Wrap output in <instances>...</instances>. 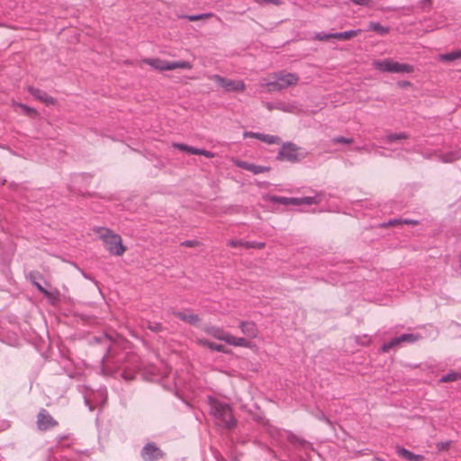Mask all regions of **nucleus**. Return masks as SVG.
Returning a JSON list of instances; mask_svg holds the SVG:
<instances>
[{"instance_id": "obj_1", "label": "nucleus", "mask_w": 461, "mask_h": 461, "mask_svg": "<svg viewBox=\"0 0 461 461\" xmlns=\"http://www.w3.org/2000/svg\"><path fill=\"white\" fill-rule=\"evenodd\" d=\"M208 402L211 407V414L219 421V424L226 429H231L236 425L231 408L229 404L209 397Z\"/></svg>"}, {"instance_id": "obj_25", "label": "nucleus", "mask_w": 461, "mask_h": 461, "mask_svg": "<svg viewBox=\"0 0 461 461\" xmlns=\"http://www.w3.org/2000/svg\"><path fill=\"white\" fill-rule=\"evenodd\" d=\"M420 339V336L414 333H407L402 334L399 336V339L401 343L406 342V343H414L418 341Z\"/></svg>"}, {"instance_id": "obj_2", "label": "nucleus", "mask_w": 461, "mask_h": 461, "mask_svg": "<svg viewBox=\"0 0 461 461\" xmlns=\"http://www.w3.org/2000/svg\"><path fill=\"white\" fill-rule=\"evenodd\" d=\"M98 234L106 250L109 251L110 254L122 256L125 252L126 248L122 245L120 235L105 228L100 229L98 230Z\"/></svg>"}, {"instance_id": "obj_3", "label": "nucleus", "mask_w": 461, "mask_h": 461, "mask_svg": "<svg viewBox=\"0 0 461 461\" xmlns=\"http://www.w3.org/2000/svg\"><path fill=\"white\" fill-rule=\"evenodd\" d=\"M373 66L375 69L381 72L390 73H411L413 71V68L408 64L399 63L391 59L384 60H375Z\"/></svg>"}, {"instance_id": "obj_41", "label": "nucleus", "mask_w": 461, "mask_h": 461, "mask_svg": "<svg viewBox=\"0 0 461 461\" xmlns=\"http://www.w3.org/2000/svg\"><path fill=\"white\" fill-rule=\"evenodd\" d=\"M244 242L243 240H230L228 242L229 246L232 247V248H235V247H238V246H242L244 247Z\"/></svg>"}, {"instance_id": "obj_51", "label": "nucleus", "mask_w": 461, "mask_h": 461, "mask_svg": "<svg viewBox=\"0 0 461 461\" xmlns=\"http://www.w3.org/2000/svg\"><path fill=\"white\" fill-rule=\"evenodd\" d=\"M321 420H326L327 422H329L328 419H326L325 417H321Z\"/></svg>"}, {"instance_id": "obj_30", "label": "nucleus", "mask_w": 461, "mask_h": 461, "mask_svg": "<svg viewBox=\"0 0 461 461\" xmlns=\"http://www.w3.org/2000/svg\"><path fill=\"white\" fill-rule=\"evenodd\" d=\"M268 201L274 203H281L284 205L289 204V197L272 195L268 197Z\"/></svg>"}, {"instance_id": "obj_29", "label": "nucleus", "mask_w": 461, "mask_h": 461, "mask_svg": "<svg viewBox=\"0 0 461 461\" xmlns=\"http://www.w3.org/2000/svg\"><path fill=\"white\" fill-rule=\"evenodd\" d=\"M399 223L416 225V224H418V221H414V220H410V219H405V220L395 219V220L389 221L387 223H384V226H391V225H395V224H399Z\"/></svg>"}, {"instance_id": "obj_4", "label": "nucleus", "mask_w": 461, "mask_h": 461, "mask_svg": "<svg viewBox=\"0 0 461 461\" xmlns=\"http://www.w3.org/2000/svg\"><path fill=\"white\" fill-rule=\"evenodd\" d=\"M209 78L226 92H243L246 88L244 82L241 80H231L220 75H211Z\"/></svg>"}, {"instance_id": "obj_42", "label": "nucleus", "mask_w": 461, "mask_h": 461, "mask_svg": "<svg viewBox=\"0 0 461 461\" xmlns=\"http://www.w3.org/2000/svg\"><path fill=\"white\" fill-rule=\"evenodd\" d=\"M185 18L187 19L188 21L194 22V21L203 20V15L201 14H191V15H185Z\"/></svg>"}, {"instance_id": "obj_26", "label": "nucleus", "mask_w": 461, "mask_h": 461, "mask_svg": "<svg viewBox=\"0 0 461 461\" xmlns=\"http://www.w3.org/2000/svg\"><path fill=\"white\" fill-rule=\"evenodd\" d=\"M461 157V154H460V151L458 150H456V151H452V152H449V153H447V154H444L440 157V159L443 161V162H453V161H456L457 160L458 158H460Z\"/></svg>"}, {"instance_id": "obj_33", "label": "nucleus", "mask_w": 461, "mask_h": 461, "mask_svg": "<svg viewBox=\"0 0 461 461\" xmlns=\"http://www.w3.org/2000/svg\"><path fill=\"white\" fill-rule=\"evenodd\" d=\"M265 247L264 242H258V241H246L244 242V248L246 249H263Z\"/></svg>"}, {"instance_id": "obj_23", "label": "nucleus", "mask_w": 461, "mask_h": 461, "mask_svg": "<svg viewBox=\"0 0 461 461\" xmlns=\"http://www.w3.org/2000/svg\"><path fill=\"white\" fill-rule=\"evenodd\" d=\"M408 136L404 132L389 133L383 138V141L385 143H392L396 140H405Z\"/></svg>"}, {"instance_id": "obj_44", "label": "nucleus", "mask_w": 461, "mask_h": 461, "mask_svg": "<svg viewBox=\"0 0 461 461\" xmlns=\"http://www.w3.org/2000/svg\"><path fill=\"white\" fill-rule=\"evenodd\" d=\"M34 285L36 286V288L41 293L43 294L45 296L49 297L50 296V293L45 289L43 288L39 283L37 282H34Z\"/></svg>"}, {"instance_id": "obj_13", "label": "nucleus", "mask_w": 461, "mask_h": 461, "mask_svg": "<svg viewBox=\"0 0 461 461\" xmlns=\"http://www.w3.org/2000/svg\"><path fill=\"white\" fill-rule=\"evenodd\" d=\"M240 328L242 333L250 339H255L258 336V327L252 321H241Z\"/></svg>"}, {"instance_id": "obj_35", "label": "nucleus", "mask_w": 461, "mask_h": 461, "mask_svg": "<svg viewBox=\"0 0 461 461\" xmlns=\"http://www.w3.org/2000/svg\"><path fill=\"white\" fill-rule=\"evenodd\" d=\"M276 110H280V111H283V112H288V113H291L294 111V105H291V104H281V103H277L276 105L275 106Z\"/></svg>"}, {"instance_id": "obj_38", "label": "nucleus", "mask_w": 461, "mask_h": 461, "mask_svg": "<svg viewBox=\"0 0 461 461\" xmlns=\"http://www.w3.org/2000/svg\"><path fill=\"white\" fill-rule=\"evenodd\" d=\"M148 329L153 332H159L162 330V326L158 322H149L148 325Z\"/></svg>"}, {"instance_id": "obj_45", "label": "nucleus", "mask_w": 461, "mask_h": 461, "mask_svg": "<svg viewBox=\"0 0 461 461\" xmlns=\"http://www.w3.org/2000/svg\"><path fill=\"white\" fill-rule=\"evenodd\" d=\"M354 4L358 5H368L371 0H351Z\"/></svg>"}, {"instance_id": "obj_17", "label": "nucleus", "mask_w": 461, "mask_h": 461, "mask_svg": "<svg viewBox=\"0 0 461 461\" xmlns=\"http://www.w3.org/2000/svg\"><path fill=\"white\" fill-rule=\"evenodd\" d=\"M174 314L178 319H180L187 323H190V324H196L200 321L198 315L194 314V313L184 312H176Z\"/></svg>"}, {"instance_id": "obj_5", "label": "nucleus", "mask_w": 461, "mask_h": 461, "mask_svg": "<svg viewBox=\"0 0 461 461\" xmlns=\"http://www.w3.org/2000/svg\"><path fill=\"white\" fill-rule=\"evenodd\" d=\"M299 149V147L292 142L284 143L277 153L276 158L278 160L297 162L301 158Z\"/></svg>"}, {"instance_id": "obj_46", "label": "nucleus", "mask_w": 461, "mask_h": 461, "mask_svg": "<svg viewBox=\"0 0 461 461\" xmlns=\"http://www.w3.org/2000/svg\"><path fill=\"white\" fill-rule=\"evenodd\" d=\"M263 105L269 111H272L274 109H276V104H274V103H270V102H263Z\"/></svg>"}, {"instance_id": "obj_32", "label": "nucleus", "mask_w": 461, "mask_h": 461, "mask_svg": "<svg viewBox=\"0 0 461 461\" xmlns=\"http://www.w3.org/2000/svg\"><path fill=\"white\" fill-rule=\"evenodd\" d=\"M439 59L442 61H453L455 59H457L456 50L450 53L440 55Z\"/></svg>"}, {"instance_id": "obj_18", "label": "nucleus", "mask_w": 461, "mask_h": 461, "mask_svg": "<svg viewBox=\"0 0 461 461\" xmlns=\"http://www.w3.org/2000/svg\"><path fill=\"white\" fill-rule=\"evenodd\" d=\"M362 32V30H350L342 32H335L333 33V39L340 40V41H348L355 36H357Z\"/></svg>"}, {"instance_id": "obj_34", "label": "nucleus", "mask_w": 461, "mask_h": 461, "mask_svg": "<svg viewBox=\"0 0 461 461\" xmlns=\"http://www.w3.org/2000/svg\"><path fill=\"white\" fill-rule=\"evenodd\" d=\"M314 39L318 41H327L329 39H333V33L317 32L314 35Z\"/></svg>"}, {"instance_id": "obj_24", "label": "nucleus", "mask_w": 461, "mask_h": 461, "mask_svg": "<svg viewBox=\"0 0 461 461\" xmlns=\"http://www.w3.org/2000/svg\"><path fill=\"white\" fill-rule=\"evenodd\" d=\"M259 140L267 143V144H280L281 140L278 136L276 135H269V134H259Z\"/></svg>"}, {"instance_id": "obj_15", "label": "nucleus", "mask_w": 461, "mask_h": 461, "mask_svg": "<svg viewBox=\"0 0 461 461\" xmlns=\"http://www.w3.org/2000/svg\"><path fill=\"white\" fill-rule=\"evenodd\" d=\"M396 453L398 456H402V458L408 460V461H423L424 456L421 455H416L410 450L397 447H396Z\"/></svg>"}, {"instance_id": "obj_14", "label": "nucleus", "mask_w": 461, "mask_h": 461, "mask_svg": "<svg viewBox=\"0 0 461 461\" xmlns=\"http://www.w3.org/2000/svg\"><path fill=\"white\" fill-rule=\"evenodd\" d=\"M320 197L319 196H308V197H302V198H295V197H289V204H293V205H302V204H306V205H312V204H315V203H320Z\"/></svg>"}, {"instance_id": "obj_9", "label": "nucleus", "mask_w": 461, "mask_h": 461, "mask_svg": "<svg viewBox=\"0 0 461 461\" xmlns=\"http://www.w3.org/2000/svg\"><path fill=\"white\" fill-rule=\"evenodd\" d=\"M259 86L267 89L268 92L282 90V87L278 83L276 73L269 75L268 77L261 78L259 81Z\"/></svg>"}, {"instance_id": "obj_6", "label": "nucleus", "mask_w": 461, "mask_h": 461, "mask_svg": "<svg viewBox=\"0 0 461 461\" xmlns=\"http://www.w3.org/2000/svg\"><path fill=\"white\" fill-rule=\"evenodd\" d=\"M276 77L282 90L289 86H296L299 82V76L295 73L279 71L276 72Z\"/></svg>"}, {"instance_id": "obj_50", "label": "nucleus", "mask_w": 461, "mask_h": 461, "mask_svg": "<svg viewBox=\"0 0 461 461\" xmlns=\"http://www.w3.org/2000/svg\"><path fill=\"white\" fill-rule=\"evenodd\" d=\"M457 59H461V50H456Z\"/></svg>"}, {"instance_id": "obj_28", "label": "nucleus", "mask_w": 461, "mask_h": 461, "mask_svg": "<svg viewBox=\"0 0 461 461\" xmlns=\"http://www.w3.org/2000/svg\"><path fill=\"white\" fill-rule=\"evenodd\" d=\"M459 378H461V374L456 373V372H450V373L441 376L439 381L442 383H447V382L456 381Z\"/></svg>"}, {"instance_id": "obj_31", "label": "nucleus", "mask_w": 461, "mask_h": 461, "mask_svg": "<svg viewBox=\"0 0 461 461\" xmlns=\"http://www.w3.org/2000/svg\"><path fill=\"white\" fill-rule=\"evenodd\" d=\"M173 147L176 149H178L180 150L186 151L190 154H194V151L197 149V148L188 146L185 144H182V143H174Z\"/></svg>"}, {"instance_id": "obj_7", "label": "nucleus", "mask_w": 461, "mask_h": 461, "mask_svg": "<svg viewBox=\"0 0 461 461\" xmlns=\"http://www.w3.org/2000/svg\"><path fill=\"white\" fill-rule=\"evenodd\" d=\"M162 456L161 450L153 443L146 444L141 450V456L146 461H154Z\"/></svg>"}, {"instance_id": "obj_49", "label": "nucleus", "mask_w": 461, "mask_h": 461, "mask_svg": "<svg viewBox=\"0 0 461 461\" xmlns=\"http://www.w3.org/2000/svg\"><path fill=\"white\" fill-rule=\"evenodd\" d=\"M370 342V339L368 337H365V341L361 342L362 344H368Z\"/></svg>"}, {"instance_id": "obj_10", "label": "nucleus", "mask_w": 461, "mask_h": 461, "mask_svg": "<svg viewBox=\"0 0 461 461\" xmlns=\"http://www.w3.org/2000/svg\"><path fill=\"white\" fill-rule=\"evenodd\" d=\"M234 165L237 166L238 167L250 171L255 175L265 173L269 170V168L267 167L258 166V165L251 164V163H249L246 161H241V160H234Z\"/></svg>"}, {"instance_id": "obj_39", "label": "nucleus", "mask_w": 461, "mask_h": 461, "mask_svg": "<svg viewBox=\"0 0 461 461\" xmlns=\"http://www.w3.org/2000/svg\"><path fill=\"white\" fill-rule=\"evenodd\" d=\"M258 4H271L274 5H281L284 4V0H257Z\"/></svg>"}, {"instance_id": "obj_48", "label": "nucleus", "mask_w": 461, "mask_h": 461, "mask_svg": "<svg viewBox=\"0 0 461 461\" xmlns=\"http://www.w3.org/2000/svg\"><path fill=\"white\" fill-rule=\"evenodd\" d=\"M203 15V19H207V18H211L213 16V14L212 13H204V14H201Z\"/></svg>"}, {"instance_id": "obj_43", "label": "nucleus", "mask_w": 461, "mask_h": 461, "mask_svg": "<svg viewBox=\"0 0 461 461\" xmlns=\"http://www.w3.org/2000/svg\"><path fill=\"white\" fill-rule=\"evenodd\" d=\"M259 132H253V131H244L243 132V137L244 138H255V139H259Z\"/></svg>"}, {"instance_id": "obj_19", "label": "nucleus", "mask_w": 461, "mask_h": 461, "mask_svg": "<svg viewBox=\"0 0 461 461\" xmlns=\"http://www.w3.org/2000/svg\"><path fill=\"white\" fill-rule=\"evenodd\" d=\"M227 344L234 347L250 348L251 343L244 338H237L230 334Z\"/></svg>"}, {"instance_id": "obj_20", "label": "nucleus", "mask_w": 461, "mask_h": 461, "mask_svg": "<svg viewBox=\"0 0 461 461\" xmlns=\"http://www.w3.org/2000/svg\"><path fill=\"white\" fill-rule=\"evenodd\" d=\"M196 342L200 346L206 347L213 351L225 352L224 346L221 344H216V343L211 342L205 339H196Z\"/></svg>"}, {"instance_id": "obj_52", "label": "nucleus", "mask_w": 461, "mask_h": 461, "mask_svg": "<svg viewBox=\"0 0 461 461\" xmlns=\"http://www.w3.org/2000/svg\"><path fill=\"white\" fill-rule=\"evenodd\" d=\"M254 2H257V0H253Z\"/></svg>"}, {"instance_id": "obj_12", "label": "nucleus", "mask_w": 461, "mask_h": 461, "mask_svg": "<svg viewBox=\"0 0 461 461\" xmlns=\"http://www.w3.org/2000/svg\"><path fill=\"white\" fill-rule=\"evenodd\" d=\"M28 90L32 95H33L36 99L43 102L46 104H54L56 102L52 96L49 95L46 92L41 89L30 86Z\"/></svg>"}, {"instance_id": "obj_21", "label": "nucleus", "mask_w": 461, "mask_h": 461, "mask_svg": "<svg viewBox=\"0 0 461 461\" xmlns=\"http://www.w3.org/2000/svg\"><path fill=\"white\" fill-rule=\"evenodd\" d=\"M167 70H174L176 68L191 69L193 65L189 61L179 60V61H168L167 65Z\"/></svg>"}, {"instance_id": "obj_16", "label": "nucleus", "mask_w": 461, "mask_h": 461, "mask_svg": "<svg viewBox=\"0 0 461 461\" xmlns=\"http://www.w3.org/2000/svg\"><path fill=\"white\" fill-rule=\"evenodd\" d=\"M144 63L149 65L154 69L159 70V71H167V65H168L167 60H163L160 59H146L143 60Z\"/></svg>"}, {"instance_id": "obj_11", "label": "nucleus", "mask_w": 461, "mask_h": 461, "mask_svg": "<svg viewBox=\"0 0 461 461\" xmlns=\"http://www.w3.org/2000/svg\"><path fill=\"white\" fill-rule=\"evenodd\" d=\"M204 331L212 338L222 340L226 343L228 341V337L230 336L229 332H226L222 329L215 326H207L204 328Z\"/></svg>"}, {"instance_id": "obj_27", "label": "nucleus", "mask_w": 461, "mask_h": 461, "mask_svg": "<svg viewBox=\"0 0 461 461\" xmlns=\"http://www.w3.org/2000/svg\"><path fill=\"white\" fill-rule=\"evenodd\" d=\"M400 345H401V341L399 339V337L393 338L390 341H388L387 343H384L382 346V351L388 352L391 348H397Z\"/></svg>"}, {"instance_id": "obj_36", "label": "nucleus", "mask_w": 461, "mask_h": 461, "mask_svg": "<svg viewBox=\"0 0 461 461\" xmlns=\"http://www.w3.org/2000/svg\"><path fill=\"white\" fill-rule=\"evenodd\" d=\"M333 143H341V144H351L353 142V140L351 138H346V137H335L332 139Z\"/></svg>"}, {"instance_id": "obj_22", "label": "nucleus", "mask_w": 461, "mask_h": 461, "mask_svg": "<svg viewBox=\"0 0 461 461\" xmlns=\"http://www.w3.org/2000/svg\"><path fill=\"white\" fill-rule=\"evenodd\" d=\"M389 27L384 26L379 23L370 22L368 23L367 31H374L380 35H385L386 33L389 32Z\"/></svg>"}, {"instance_id": "obj_8", "label": "nucleus", "mask_w": 461, "mask_h": 461, "mask_svg": "<svg viewBox=\"0 0 461 461\" xmlns=\"http://www.w3.org/2000/svg\"><path fill=\"white\" fill-rule=\"evenodd\" d=\"M38 428L41 430H47L55 427L58 423L44 409L41 410L37 420Z\"/></svg>"}, {"instance_id": "obj_37", "label": "nucleus", "mask_w": 461, "mask_h": 461, "mask_svg": "<svg viewBox=\"0 0 461 461\" xmlns=\"http://www.w3.org/2000/svg\"><path fill=\"white\" fill-rule=\"evenodd\" d=\"M194 155H202L208 158H214V153H212L209 150H205V149H198V148L196 150L194 151Z\"/></svg>"}, {"instance_id": "obj_40", "label": "nucleus", "mask_w": 461, "mask_h": 461, "mask_svg": "<svg viewBox=\"0 0 461 461\" xmlns=\"http://www.w3.org/2000/svg\"><path fill=\"white\" fill-rule=\"evenodd\" d=\"M19 106L29 115L36 114V111L33 108H31L23 104H19Z\"/></svg>"}, {"instance_id": "obj_47", "label": "nucleus", "mask_w": 461, "mask_h": 461, "mask_svg": "<svg viewBox=\"0 0 461 461\" xmlns=\"http://www.w3.org/2000/svg\"><path fill=\"white\" fill-rule=\"evenodd\" d=\"M198 242L195 241V240H185L184 242H182V246H185V247H194L197 244Z\"/></svg>"}]
</instances>
